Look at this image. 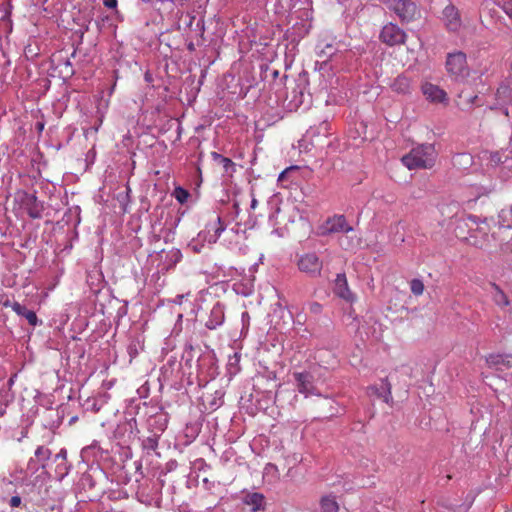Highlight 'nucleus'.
Returning a JSON list of instances; mask_svg holds the SVG:
<instances>
[{
    "label": "nucleus",
    "mask_w": 512,
    "mask_h": 512,
    "mask_svg": "<svg viewBox=\"0 0 512 512\" xmlns=\"http://www.w3.org/2000/svg\"><path fill=\"white\" fill-rule=\"evenodd\" d=\"M334 53V48L331 44H327L325 48L320 50V54L330 57Z\"/></svg>",
    "instance_id": "28"
},
{
    "label": "nucleus",
    "mask_w": 512,
    "mask_h": 512,
    "mask_svg": "<svg viewBox=\"0 0 512 512\" xmlns=\"http://www.w3.org/2000/svg\"><path fill=\"white\" fill-rule=\"evenodd\" d=\"M486 363L490 368L497 370L509 369L512 367V356L501 354H490L486 357Z\"/></svg>",
    "instance_id": "13"
},
{
    "label": "nucleus",
    "mask_w": 512,
    "mask_h": 512,
    "mask_svg": "<svg viewBox=\"0 0 512 512\" xmlns=\"http://www.w3.org/2000/svg\"><path fill=\"white\" fill-rule=\"evenodd\" d=\"M280 312H281V314H280V316H279L280 318H285V313L290 314V312H289V311H286V310H285V309H283V308H280Z\"/></svg>",
    "instance_id": "37"
},
{
    "label": "nucleus",
    "mask_w": 512,
    "mask_h": 512,
    "mask_svg": "<svg viewBox=\"0 0 512 512\" xmlns=\"http://www.w3.org/2000/svg\"><path fill=\"white\" fill-rule=\"evenodd\" d=\"M498 223L501 227L512 229V205L499 212Z\"/></svg>",
    "instance_id": "21"
},
{
    "label": "nucleus",
    "mask_w": 512,
    "mask_h": 512,
    "mask_svg": "<svg viewBox=\"0 0 512 512\" xmlns=\"http://www.w3.org/2000/svg\"><path fill=\"white\" fill-rule=\"evenodd\" d=\"M511 153H512V149H511Z\"/></svg>",
    "instance_id": "42"
},
{
    "label": "nucleus",
    "mask_w": 512,
    "mask_h": 512,
    "mask_svg": "<svg viewBox=\"0 0 512 512\" xmlns=\"http://www.w3.org/2000/svg\"><path fill=\"white\" fill-rule=\"evenodd\" d=\"M20 202L23 208L32 219L42 218L44 211L43 202L39 201L35 194L22 192L20 194Z\"/></svg>",
    "instance_id": "7"
},
{
    "label": "nucleus",
    "mask_w": 512,
    "mask_h": 512,
    "mask_svg": "<svg viewBox=\"0 0 512 512\" xmlns=\"http://www.w3.org/2000/svg\"><path fill=\"white\" fill-rule=\"evenodd\" d=\"M222 322H216V324H221ZM207 328L208 329H215L216 328V325H215V322H207Z\"/></svg>",
    "instance_id": "35"
},
{
    "label": "nucleus",
    "mask_w": 512,
    "mask_h": 512,
    "mask_svg": "<svg viewBox=\"0 0 512 512\" xmlns=\"http://www.w3.org/2000/svg\"><path fill=\"white\" fill-rule=\"evenodd\" d=\"M244 503L248 506H251L252 511L256 512L264 509L265 497L263 494L257 492L248 493L244 497Z\"/></svg>",
    "instance_id": "16"
},
{
    "label": "nucleus",
    "mask_w": 512,
    "mask_h": 512,
    "mask_svg": "<svg viewBox=\"0 0 512 512\" xmlns=\"http://www.w3.org/2000/svg\"><path fill=\"white\" fill-rule=\"evenodd\" d=\"M441 21L449 32H458L462 27L460 12L451 2L442 10Z\"/></svg>",
    "instance_id": "5"
},
{
    "label": "nucleus",
    "mask_w": 512,
    "mask_h": 512,
    "mask_svg": "<svg viewBox=\"0 0 512 512\" xmlns=\"http://www.w3.org/2000/svg\"><path fill=\"white\" fill-rule=\"evenodd\" d=\"M383 382H384V385H385V388H386V394H385V396H384V401H385L386 403H388V402H389V400H391V399H392V394H391V385H390V383L388 382L387 378H386V379H384V380H383Z\"/></svg>",
    "instance_id": "26"
},
{
    "label": "nucleus",
    "mask_w": 512,
    "mask_h": 512,
    "mask_svg": "<svg viewBox=\"0 0 512 512\" xmlns=\"http://www.w3.org/2000/svg\"><path fill=\"white\" fill-rule=\"evenodd\" d=\"M410 289H411V292L415 295V296H420L423 294L424 292V284H423V281L418 279V278H415V279H412L410 281Z\"/></svg>",
    "instance_id": "23"
},
{
    "label": "nucleus",
    "mask_w": 512,
    "mask_h": 512,
    "mask_svg": "<svg viewBox=\"0 0 512 512\" xmlns=\"http://www.w3.org/2000/svg\"><path fill=\"white\" fill-rule=\"evenodd\" d=\"M490 295L494 303L500 307H506L509 305V299L504 291L496 284L490 285Z\"/></svg>",
    "instance_id": "18"
},
{
    "label": "nucleus",
    "mask_w": 512,
    "mask_h": 512,
    "mask_svg": "<svg viewBox=\"0 0 512 512\" xmlns=\"http://www.w3.org/2000/svg\"><path fill=\"white\" fill-rule=\"evenodd\" d=\"M459 98L461 103L467 107H472L474 105L480 106L481 103L479 101V97L477 95H468L464 91L459 94Z\"/></svg>",
    "instance_id": "22"
},
{
    "label": "nucleus",
    "mask_w": 512,
    "mask_h": 512,
    "mask_svg": "<svg viewBox=\"0 0 512 512\" xmlns=\"http://www.w3.org/2000/svg\"><path fill=\"white\" fill-rule=\"evenodd\" d=\"M379 38L383 43L389 46H395L405 42L406 33L396 24L388 23L383 26Z\"/></svg>",
    "instance_id": "4"
},
{
    "label": "nucleus",
    "mask_w": 512,
    "mask_h": 512,
    "mask_svg": "<svg viewBox=\"0 0 512 512\" xmlns=\"http://www.w3.org/2000/svg\"><path fill=\"white\" fill-rule=\"evenodd\" d=\"M226 229V225L222 222L220 216H216L213 221L208 223L205 230L199 234V237L209 244L216 243L222 232Z\"/></svg>",
    "instance_id": "9"
},
{
    "label": "nucleus",
    "mask_w": 512,
    "mask_h": 512,
    "mask_svg": "<svg viewBox=\"0 0 512 512\" xmlns=\"http://www.w3.org/2000/svg\"><path fill=\"white\" fill-rule=\"evenodd\" d=\"M383 2L403 22L414 20L418 14L416 5L410 0H383Z\"/></svg>",
    "instance_id": "3"
},
{
    "label": "nucleus",
    "mask_w": 512,
    "mask_h": 512,
    "mask_svg": "<svg viewBox=\"0 0 512 512\" xmlns=\"http://www.w3.org/2000/svg\"><path fill=\"white\" fill-rule=\"evenodd\" d=\"M290 169H286L279 174L278 181L281 182L285 179Z\"/></svg>",
    "instance_id": "34"
},
{
    "label": "nucleus",
    "mask_w": 512,
    "mask_h": 512,
    "mask_svg": "<svg viewBox=\"0 0 512 512\" xmlns=\"http://www.w3.org/2000/svg\"><path fill=\"white\" fill-rule=\"evenodd\" d=\"M35 456L39 459V461L46 462L51 456V451L44 446H39L35 451Z\"/></svg>",
    "instance_id": "24"
},
{
    "label": "nucleus",
    "mask_w": 512,
    "mask_h": 512,
    "mask_svg": "<svg viewBox=\"0 0 512 512\" xmlns=\"http://www.w3.org/2000/svg\"><path fill=\"white\" fill-rule=\"evenodd\" d=\"M436 157L437 152L433 144H421L411 149L401 161L409 170L430 169L434 166Z\"/></svg>",
    "instance_id": "1"
},
{
    "label": "nucleus",
    "mask_w": 512,
    "mask_h": 512,
    "mask_svg": "<svg viewBox=\"0 0 512 512\" xmlns=\"http://www.w3.org/2000/svg\"><path fill=\"white\" fill-rule=\"evenodd\" d=\"M471 220H473L474 222H476V216H470L469 217Z\"/></svg>",
    "instance_id": "39"
},
{
    "label": "nucleus",
    "mask_w": 512,
    "mask_h": 512,
    "mask_svg": "<svg viewBox=\"0 0 512 512\" xmlns=\"http://www.w3.org/2000/svg\"><path fill=\"white\" fill-rule=\"evenodd\" d=\"M117 3V0H104V5L110 9H115L117 7Z\"/></svg>",
    "instance_id": "30"
},
{
    "label": "nucleus",
    "mask_w": 512,
    "mask_h": 512,
    "mask_svg": "<svg viewBox=\"0 0 512 512\" xmlns=\"http://www.w3.org/2000/svg\"><path fill=\"white\" fill-rule=\"evenodd\" d=\"M257 204H258L257 199L253 197L251 200V205H250L251 209H255Z\"/></svg>",
    "instance_id": "36"
},
{
    "label": "nucleus",
    "mask_w": 512,
    "mask_h": 512,
    "mask_svg": "<svg viewBox=\"0 0 512 512\" xmlns=\"http://www.w3.org/2000/svg\"><path fill=\"white\" fill-rule=\"evenodd\" d=\"M333 292L335 295L348 302H351L354 299V295L348 287L347 278L345 274H337L336 279L334 281Z\"/></svg>",
    "instance_id": "12"
},
{
    "label": "nucleus",
    "mask_w": 512,
    "mask_h": 512,
    "mask_svg": "<svg viewBox=\"0 0 512 512\" xmlns=\"http://www.w3.org/2000/svg\"><path fill=\"white\" fill-rule=\"evenodd\" d=\"M294 378L297 382V389L300 393L308 395H316L317 391L313 384V376L308 372H296Z\"/></svg>",
    "instance_id": "10"
},
{
    "label": "nucleus",
    "mask_w": 512,
    "mask_h": 512,
    "mask_svg": "<svg viewBox=\"0 0 512 512\" xmlns=\"http://www.w3.org/2000/svg\"><path fill=\"white\" fill-rule=\"evenodd\" d=\"M474 163L473 156L469 153H457L452 157V165L460 171L468 170Z\"/></svg>",
    "instance_id": "15"
},
{
    "label": "nucleus",
    "mask_w": 512,
    "mask_h": 512,
    "mask_svg": "<svg viewBox=\"0 0 512 512\" xmlns=\"http://www.w3.org/2000/svg\"><path fill=\"white\" fill-rule=\"evenodd\" d=\"M391 88L398 94H408L411 90V81L405 75H399L391 84Z\"/></svg>",
    "instance_id": "17"
},
{
    "label": "nucleus",
    "mask_w": 512,
    "mask_h": 512,
    "mask_svg": "<svg viewBox=\"0 0 512 512\" xmlns=\"http://www.w3.org/2000/svg\"><path fill=\"white\" fill-rule=\"evenodd\" d=\"M353 228L350 226L343 215H336L329 218L321 227V234L328 235L332 233H348Z\"/></svg>",
    "instance_id": "8"
},
{
    "label": "nucleus",
    "mask_w": 512,
    "mask_h": 512,
    "mask_svg": "<svg viewBox=\"0 0 512 512\" xmlns=\"http://www.w3.org/2000/svg\"><path fill=\"white\" fill-rule=\"evenodd\" d=\"M319 504H320L321 512H338L339 511V504L336 501L335 496H332V495L323 496V497H321Z\"/></svg>",
    "instance_id": "19"
},
{
    "label": "nucleus",
    "mask_w": 512,
    "mask_h": 512,
    "mask_svg": "<svg viewBox=\"0 0 512 512\" xmlns=\"http://www.w3.org/2000/svg\"><path fill=\"white\" fill-rule=\"evenodd\" d=\"M21 503H22L21 497L18 495L12 496L11 499L9 500V505L12 508L19 507L21 505Z\"/></svg>",
    "instance_id": "27"
},
{
    "label": "nucleus",
    "mask_w": 512,
    "mask_h": 512,
    "mask_svg": "<svg viewBox=\"0 0 512 512\" xmlns=\"http://www.w3.org/2000/svg\"><path fill=\"white\" fill-rule=\"evenodd\" d=\"M172 308L173 311L175 312L177 320H182L184 314L180 311L181 303L175 304Z\"/></svg>",
    "instance_id": "29"
},
{
    "label": "nucleus",
    "mask_w": 512,
    "mask_h": 512,
    "mask_svg": "<svg viewBox=\"0 0 512 512\" xmlns=\"http://www.w3.org/2000/svg\"><path fill=\"white\" fill-rule=\"evenodd\" d=\"M422 93L427 100L434 103H447V93L439 86L426 82L421 87Z\"/></svg>",
    "instance_id": "11"
},
{
    "label": "nucleus",
    "mask_w": 512,
    "mask_h": 512,
    "mask_svg": "<svg viewBox=\"0 0 512 512\" xmlns=\"http://www.w3.org/2000/svg\"><path fill=\"white\" fill-rule=\"evenodd\" d=\"M189 49H190V50H193V44H190V45H189Z\"/></svg>",
    "instance_id": "41"
},
{
    "label": "nucleus",
    "mask_w": 512,
    "mask_h": 512,
    "mask_svg": "<svg viewBox=\"0 0 512 512\" xmlns=\"http://www.w3.org/2000/svg\"><path fill=\"white\" fill-rule=\"evenodd\" d=\"M310 310L314 313V314H318L320 311H321V305L318 304V303H312L310 305Z\"/></svg>",
    "instance_id": "31"
},
{
    "label": "nucleus",
    "mask_w": 512,
    "mask_h": 512,
    "mask_svg": "<svg viewBox=\"0 0 512 512\" xmlns=\"http://www.w3.org/2000/svg\"><path fill=\"white\" fill-rule=\"evenodd\" d=\"M298 268L311 277H317L321 274L322 261L315 253H307L299 258Z\"/></svg>",
    "instance_id": "6"
},
{
    "label": "nucleus",
    "mask_w": 512,
    "mask_h": 512,
    "mask_svg": "<svg viewBox=\"0 0 512 512\" xmlns=\"http://www.w3.org/2000/svg\"><path fill=\"white\" fill-rule=\"evenodd\" d=\"M212 158L215 162L222 165L226 173L232 174L235 171V163L231 159L224 157L217 152L212 153Z\"/></svg>",
    "instance_id": "20"
},
{
    "label": "nucleus",
    "mask_w": 512,
    "mask_h": 512,
    "mask_svg": "<svg viewBox=\"0 0 512 512\" xmlns=\"http://www.w3.org/2000/svg\"><path fill=\"white\" fill-rule=\"evenodd\" d=\"M174 256L176 257V261H178V260L180 259V257H181V253H180V251H178V250H177V251H175V252H174Z\"/></svg>",
    "instance_id": "38"
},
{
    "label": "nucleus",
    "mask_w": 512,
    "mask_h": 512,
    "mask_svg": "<svg viewBox=\"0 0 512 512\" xmlns=\"http://www.w3.org/2000/svg\"><path fill=\"white\" fill-rule=\"evenodd\" d=\"M125 314H126V306H125V305H121V306L118 308V314H117V317H118V318H122Z\"/></svg>",
    "instance_id": "33"
},
{
    "label": "nucleus",
    "mask_w": 512,
    "mask_h": 512,
    "mask_svg": "<svg viewBox=\"0 0 512 512\" xmlns=\"http://www.w3.org/2000/svg\"><path fill=\"white\" fill-rule=\"evenodd\" d=\"M491 162H493L495 164H499L502 162V159L498 153H494L491 155Z\"/></svg>",
    "instance_id": "32"
},
{
    "label": "nucleus",
    "mask_w": 512,
    "mask_h": 512,
    "mask_svg": "<svg viewBox=\"0 0 512 512\" xmlns=\"http://www.w3.org/2000/svg\"><path fill=\"white\" fill-rule=\"evenodd\" d=\"M446 69L455 80L465 79L469 75L466 55L462 52L450 53L446 60Z\"/></svg>",
    "instance_id": "2"
},
{
    "label": "nucleus",
    "mask_w": 512,
    "mask_h": 512,
    "mask_svg": "<svg viewBox=\"0 0 512 512\" xmlns=\"http://www.w3.org/2000/svg\"><path fill=\"white\" fill-rule=\"evenodd\" d=\"M174 196L180 203H184L187 201L189 193L186 189L182 187H177L174 190Z\"/></svg>",
    "instance_id": "25"
},
{
    "label": "nucleus",
    "mask_w": 512,
    "mask_h": 512,
    "mask_svg": "<svg viewBox=\"0 0 512 512\" xmlns=\"http://www.w3.org/2000/svg\"><path fill=\"white\" fill-rule=\"evenodd\" d=\"M38 128H39V129H43V124H39V125H38Z\"/></svg>",
    "instance_id": "40"
},
{
    "label": "nucleus",
    "mask_w": 512,
    "mask_h": 512,
    "mask_svg": "<svg viewBox=\"0 0 512 512\" xmlns=\"http://www.w3.org/2000/svg\"><path fill=\"white\" fill-rule=\"evenodd\" d=\"M4 305L11 307L18 317L25 318L26 320H37L36 313L32 309L27 308L24 304L6 301Z\"/></svg>",
    "instance_id": "14"
}]
</instances>
